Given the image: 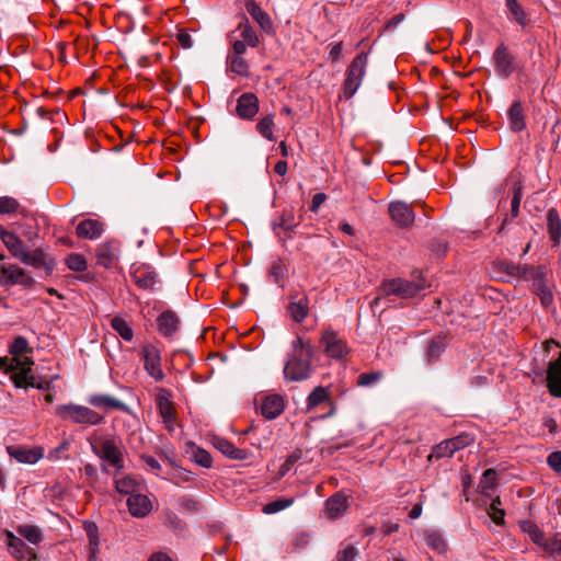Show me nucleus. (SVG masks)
<instances>
[{
    "mask_svg": "<svg viewBox=\"0 0 561 561\" xmlns=\"http://www.w3.org/2000/svg\"><path fill=\"white\" fill-rule=\"evenodd\" d=\"M316 348L309 340L298 336L291 343V352L288 354L284 366V376L289 381H302L312 374L311 359Z\"/></svg>",
    "mask_w": 561,
    "mask_h": 561,
    "instance_id": "f257e3e1",
    "label": "nucleus"
},
{
    "mask_svg": "<svg viewBox=\"0 0 561 561\" xmlns=\"http://www.w3.org/2000/svg\"><path fill=\"white\" fill-rule=\"evenodd\" d=\"M94 454L113 467L116 472L124 468V449L119 439L101 436L93 440Z\"/></svg>",
    "mask_w": 561,
    "mask_h": 561,
    "instance_id": "f03ea898",
    "label": "nucleus"
},
{
    "mask_svg": "<svg viewBox=\"0 0 561 561\" xmlns=\"http://www.w3.org/2000/svg\"><path fill=\"white\" fill-rule=\"evenodd\" d=\"M56 414L64 421L82 426L99 425L103 422V416L94 410L75 403L57 405Z\"/></svg>",
    "mask_w": 561,
    "mask_h": 561,
    "instance_id": "7ed1b4c3",
    "label": "nucleus"
},
{
    "mask_svg": "<svg viewBox=\"0 0 561 561\" xmlns=\"http://www.w3.org/2000/svg\"><path fill=\"white\" fill-rule=\"evenodd\" d=\"M426 287L424 280L410 282L401 278L383 280L379 288V295L374 299L373 305H377L383 296H397L400 298H411L416 296Z\"/></svg>",
    "mask_w": 561,
    "mask_h": 561,
    "instance_id": "20e7f679",
    "label": "nucleus"
},
{
    "mask_svg": "<svg viewBox=\"0 0 561 561\" xmlns=\"http://www.w3.org/2000/svg\"><path fill=\"white\" fill-rule=\"evenodd\" d=\"M368 64V55L359 53L352 60L345 72V80L342 85V93L344 98L351 99L359 89L363 78L366 75Z\"/></svg>",
    "mask_w": 561,
    "mask_h": 561,
    "instance_id": "39448f33",
    "label": "nucleus"
},
{
    "mask_svg": "<svg viewBox=\"0 0 561 561\" xmlns=\"http://www.w3.org/2000/svg\"><path fill=\"white\" fill-rule=\"evenodd\" d=\"M323 353L331 359L345 360L351 352L346 341L332 329H325L320 337Z\"/></svg>",
    "mask_w": 561,
    "mask_h": 561,
    "instance_id": "423d86ee",
    "label": "nucleus"
},
{
    "mask_svg": "<svg viewBox=\"0 0 561 561\" xmlns=\"http://www.w3.org/2000/svg\"><path fill=\"white\" fill-rule=\"evenodd\" d=\"M131 278L135 284L144 290L154 291L161 284L160 277L154 267L147 263L134 264Z\"/></svg>",
    "mask_w": 561,
    "mask_h": 561,
    "instance_id": "0eeeda50",
    "label": "nucleus"
},
{
    "mask_svg": "<svg viewBox=\"0 0 561 561\" xmlns=\"http://www.w3.org/2000/svg\"><path fill=\"white\" fill-rule=\"evenodd\" d=\"M21 367L20 373L12 374L11 379L16 388H36L39 390H48L49 381H36L35 376L32 374V366L34 365L33 359L23 360L16 364Z\"/></svg>",
    "mask_w": 561,
    "mask_h": 561,
    "instance_id": "6e6552de",
    "label": "nucleus"
},
{
    "mask_svg": "<svg viewBox=\"0 0 561 561\" xmlns=\"http://www.w3.org/2000/svg\"><path fill=\"white\" fill-rule=\"evenodd\" d=\"M139 354L148 375L157 381L162 380L164 374L161 369V355L158 347L151 343H147L141 347Z\"/></svg>",
    "mask_w": 561,
    "mask_h": 561,
    "instance_id": "1a4fd4ad",
    "label": "nucleus"
},
{
    "mask_svg": "<svg viewBox=\"0 0 561 561\" xmlns=\"http://www.w3.org/2000/svg\"><path fill=\"white\" fill-rule=\"evenodd\" d=\"M422 206L423 203L421 201H415L413 204L409 205L401 201H394L389 204V215L391 219L401 228L411 227L415 219V214L413 211V206Z\"/></svg>",
    "mask_w": 561,
    "mask_h": 561,
    "instance_id": "9d476101",
    "label": "nucleus"
},
{
    "mask_svg": "<svg viewBox=\"0 0 561 561\" xmlns=\"http://www.w3.org/2000/svg\"><path fill=\"white\" fill-rule=\"evenodd\" d=\"M514 56L504 44H500L493 53L495 72L501 78H508L515 70Z\"/></svg>",
    "mask_w": 561,
    "mask_h": 561,
    "instance_id": "9b49d317",
    "label": "nucleus"
},
{
    "mask_svg": "<svg viewBox=\"0 0 561 561\" xmlns=\"http://www.w3.org/2000/svg\"><path fill=\"white\" fill-rule=\"evenodd\" d=\"M237 115L242 119L251 121L259 112V99L254 93L245 92L237 101Z\"/></svg>",
    "mask_w": 561,
    "mask_h": 561,
    "instance_id": "f8f14e48",
    "label": "nucleus"
},
{
    "mask_svg": "<svg viewBox=\"0 0 561 561\" xmlns=\"http://www.w3.org/2000/svg\"><path fill=\"white\" fill-rule=\"evenodd\" d=\"M9 456L21 463L34 465L44 456L42 448H31L25 446H8Z\"/></svg>",
    "mask_w": 561,
    "mask_h": 561,
    "instance_id": "ddd939ff",
    "label": "nucleus"
},
{
    "mask_svg": "<svg viewBox=\"0 0 561 561\" xmlns=\"http://www.w3.org/2000/svg\"><path fill=\"white\" fill-rule=\"evenodd\" d=\"M285 409V399L280 394H267L262 399L260 411L267 420H274L279 416Z\"/></svg>",
    "mask_w": 561,
    "mask_h": 561,
    "instance_id": "4468645a",
    "label": "nucleus"
},
{
    "mask_svg": "<svg viewBox=\"0 0 561 561\" xmlns=\"http://www.w3.org/2000/svg\"><path fill=\"white\" fill-rule=\"evenodd\" d=\"M119 245L116 241L101 243L96 249V263L105 268H111L118 260Z\"/></svg>",
    "mask_w": 561,
    "mask_h": 561,
    "instance_id": "2eb2a0df",
    "label": "nucleus"
},
{
    "mask_svg": "<svg viewBox=\"0 0 561 561\" xmlns=\"http://www.w3.org/2000/svg\"><path fill=\"white\" fill-rule=\"evenodd\" d=\"M22 263L35 268H44L48 273H51L55 267V260L39 248L33 251L28 250L25 253Z\"/></svg>",
    "mask_w": 561,
    "mask_h": 561,
    "instance_id": "dca6fc26",
    "label": "nucleus"
},
{
    "mask_svg": "<svg viewBox=\"0 0 561 561\" xmlns=\"http://www.w3.org/2000/svg\"><path fill=\"white\" fill-rule=\"evenodd\" d=\"M127 506L131 516L136 518L146 517L152 511V502L147 495L140 493V491L128 496Z\"/></svg>",
    "mask_w": 561,
    "mask_h": 561,
    "instance_id": "f3484780",
    "label": "nucleus"
},
{
    "mask_svg": "<svg viewBox=\"0 0 561 561\" xmlns=\"http://www.w3.org/2000/svg\"><path fill=\"white\" fill-rule=\"evenodd\" d=\"M348 507L347 496L342 492H336L324 503L327 516L331 519L340 517Z\"/></svg>",
    "mask_w": 561,
    "mask_h": 561,
    "instance_id": "a211bd4d",
    "label": "nucleus"
},
{
    "mask_svg": "<svg viewBox=\"0 0 561 561\" xmlns=\"http://www.w3.org/2000/svg\"><path fill=\"white\" fill-rule=\"evenodd\" d=\"M290 318L297 322H302L309 312V300L306 295L291 296V301L287 307Z\"/></svg>",
    "mask_w": 561,
    "mask_h": 561,
    "instance_id": "6ab92c4d",
    "label": "nucleus"
},
{
    "mask_svg": "<svg viewBox=\"0 0 561 561\" xmlns=\"http://www.w3.org/2000/svg\"><path fill=\"white\" fill-rule=\"evenodd\" d=\"M501 270L504 271L510 276H517L524 279H537L542 273L539 268L533 266H524L520 267L513 262H502L500 264Z\"/></svg>",
    "mask_w": 561,
    "mask_h": 561,
    "instance_id": "aec40b11",
    "label": "nucleus"
},
{
    "mask_svg": "<svg viewBox=\"0 0 561 561\" xmlns=\"http://www.w3.org/2000/svg\"><path fill=\"white\" fill-rule=\"evenodd\" d=\"M547 231L552 247H558L561 242V218L556 208H550L546 215Z\"/></svg>",
    "mask_w": 561,
    "mask_h": 561,
    "instance_id": "412c9836",
    "label": "nucleus"
},
{
    "mask_svg": "<svg viewBox=\"0 0 561 561\" xmlns=\"http://www.w3.org/2000/svg\"><path fill=\"white\" fill-rule=\"evenodd\" d=\"M298 224L299 221L296 220L293 209H284L280 216L273 220L272 227L274 232L280 237L279 230H283L285 233H290Z\"/></svg>",
    "mask_w": 561,
    "mask_h": 561,
    "instance_id": "4be33fe9",
    "label": "nucleus"
},
{
    "mask_svg": "<svg viewBox=\"0 0 561 561\" xmlns=\"http://www.w3.org/2000/svg\"><path fill=\"white\" fill-rule=\"evenodd\" d=\"M157 322L159 332L164 336H171L179 330L180 320L171 310L162 312Z\"/></svg>",
    "mask_w": 561,
    "mask_h": 561,
    "instance_id": "5701e85b",
    "label": "nucleus"
},
{
    "mask_svg": "<svg viewBox=\"0 0 561 561\" xmlns=\"http://www.w3.org/2000/svg\"><path fill=\"white\" fill-rule=\"evenodd\" d=\"M2 242L12 254V256L22 262L25 253L28 251L26 244L16 234L9 231L2 234Z\"/></svg>",
    "mask_w": 561,
    "mask_h": 561,
    "instance_id": "b1692460",
    "label": "nucleus"
},
{
    "mask_svg": "<svg viewBox=\"0 0 561 561\" xmlns=\"http://www.w3.org/2000/svg\"><path fill=\"white\" fill-rule=\"evenodd\" d=\"M103 233V225L95 219H84L77 226V234L83 239H98Z\"/></svg>",
    "mask_w": 561,
    "mask_h": 561,
    "instance_id": "393cba45",
    "label": "nucleus"
},
{
    "mask_svg": "<svg viewBox=\"0 0 561 561\" xmlns=\"http://www.w3.org/2000/svg\"><path fill=\"white\" fill-rule=\"evenodd\" d=\"M1 272L5 276V285L8 286L15 284L26 285L31 283V278L26 272L16 265H2Z\"/></svg>",
    "mask_w": 561,
    "mask_h": 561,
    "instance_id": "a878e982",
    "label": "nucleus"
},
{
    "mask_svg": "<svg viewBox=\"0 0 561 561\" xmlns=\"http://www.w3.org/2000/svg\"><path fill=\"white\" fill-rule=\"evenodd\" d=\"M522 187L520 186H514L513 188V197L510 203V216L507 213L504 214V217L502 219V222L499 227V233H502L505 231L508 224L512 221V219L516 218L519 214V207H520V201H522Z\"/></svg>",
    "mask_w": 561,
    "mask_h": 561,
    "instance_id": "bb28decb",
    "label": "nucleus"
},
{
    "mask_svg": "<svg viewBox=\"0 0 561 561\" xmlns=\"http://www.w3.org/2000/svg\"><path fill=\"white\" fill-rule=\"evenodd\" d=\"M507 116L510 128L513 131L519 133L526 128L524 107L519 101L513 102L507 112Z\"/></svg>",
    "mask_w": 561,
    "mask_h": 561,
    "instance_id": "cd10ccee",
    "label": "nucleus"
},
{
    "mask_svg": "<svg viewBox=\"0 0 561 561\" xmlns=\"http://www.w3.org/2000/svg\"><path fill=\"white\" fill-rule=\"evenodd\" d=\"M247 11L264 32H272L273 23L271 21V18L253 0L247 3Z\"/></svg>",
    "mask_w": 561,
    "mask_h": 561,
    "instance_id": "c85d7f7f",
    "label": "nucleus"
},
{
    "mask_svg": "<svg viewBox=\"0 0 561 561\" xmlns=\"http://www.w3.org/2000/svg\"><path fill=\"white\" fill-rule=\"evenodd\" d=\"M88 402L95 408H104L106 410H126V404L121 400L108 394H93Z\"/></svg>",
    "mask_w": 561,
    "mask_h": 561,
    "instance_id": "c756f323",
    "label": "nucleus"
},
{
    "mask_svg": "<svg viewBox=\"0 0 561 561\" xmlns=\"http://www.w3.org/2000/svg\"><path fill=\"white\" fill-rule=\"evenodd\" d=\"M214 445L222 455L230 459L245 460L248 458V451L245 449L237 448L228 439L216 438Z\"/></svg>",
    "mask_w": 561,
    "mask_h": 561,
    "instance_id": "7c9ffc66",
    "label": "nucleus"
},
{
    "mask_svg": "<svg viewBox=\"0 0 561 561\" xmlns=\"http://www.w3.org/2000/svg\"><path fill=\"white\" fill-rule=\"evenodd\" d=\"M446 344L442 336L433 337L426 346L425 360L427 364H434L445 352Z\"/></svg>",
    "mask_w": 561,
    "mask_h": 561,
    "instance_id": "2f4dec72",
    "label": "nucleus"
},
{
    "mask_svg": "<svg viewBox=\"0 0 561 561\" xmlns=\"http://www.w3.org/2000/svg\"><path fill=\"white\" fill-rule=\"evenodd\" d=\"M115 489L121 494L131 495L141 490V483L131 476L115 479Z\"/></svg>",
    "mask_w": 561,
    "mask_h": 561,
    "instance_id": "473e14b6",
    "label": "nucleus"
},
{
    "mask_svg": "<svg viewBox=\"0 0 561 561\" xmlns=\"http://www.w3.org/2000/svg\"><path fill=\"white\" fill-rule=\"evenodd\" d=\"M497 485V473L494 469H486L479 482L480 493L484 496L491 497L492 491Z\"/></svg>",
    "mask_w": 561,
    "mask_h": 561,
    "instance_id": "72a5a7b5",
    "label": "nucleus"
},
{
    "mask_svg": "<svg viewBox=\"0 0 561 561\" xmlns=\"http://www.w3.org/2000/svg\"><path fill=\"white\" fill-rule=\"evenodd\" d=\"M157 407L159 410V414L163 421L171 422L172 417L176 415L173 403L170 400L169 393L167 391H163L162 393L159 394Z\"/></svg>",
    "mask_w": 561,
    "mask_h": 561,
    "instance_id": "f704fd0d",
    "label": "nucleus"
},
{
    "mask_svg": "<svg viewBox=\"0 0 561 561\" xmlns=\"http://www.w3.org/2000/svg\"><path fill=\"white\" fill-rule=\"evenodd\" d=\"M507 10L510 12V19L514 20L520 26H526L529 24L530 20L528 14L523 9V7L517 2V0H505Z\"/></svg>",
    "mask_w": 561,
    "mask_h": 561,
    "instance_id": "c9c22d12",
    "label": "nucleus"
},
{
    "mask_svg": "<svg viewBox=\"0 0 561 561\" xmlns=\"http://www.w3.org/2000/svg\"><path fill=\"white\" fill-rule=\"evenodd\" d=\"M239 33V37L244 41V43L251 47H255L259 45V37L253 30V27L250 25L248 20H244L239 23L237 30L233 32Z\"/></svg>",
    "mask_w": 561,
    "mask_h": 561,
    "instance_id": "e433bc0d",
    "label": "nucleus"
},
{
    "mask_svg": "<svg viewBox=\"0 0 561 561\" xmlns=\"http://www.w3.org/2000/svg\"><path fill=\"white\" fill-rule=\"evenodd\" d=\"M324 402H331L328 389L321 386L316 387L307 398V411L310 412Z\"/></svg>",
    "mask_w": 561,
    "mask_h": 561,
    "instance_id": "4c0bfd02",
    "label": "nucleus"
},
{
    "mask_svg": "<svg viewBox=\"0 0 561 561\" xmlns=\"http://www.w3.org/2000/svg\"><path fill=\"white\" fill-rule=\"evenodd\" d=\"M425 543L438 553L446 551L447 545L443 535L437 530L424 531Z\"/></svg>",
    "mask_w": 561,
    "mask_h": 561,
    "instance_id": "58836bf2",
    "label": "nucleus"
},
{
    "mask_svg": "<svg viewBox=\"0 0 561 561\" xmlns=\"http://www.w3.org/2000/svg\"><path fill=\"white\" fill-rule=\"evenodd\" d=\"M171 483L176 486H182L184 484H190L195 480V474L192 471H188L183 468H179L173 470L168 478Z\"/></svg>",
    "mask_w": 561,
    "mask_h": 561,
    "instance_id": "ea45409f",
    "label": "nucleus"
},
{
    "mask_svg": "<svg viewBox=\"0 0 561 561\" xmlns=\"http://www.w3.org/2000/svg\"><path fill=\"white\" fill-rule=\"evenodd\" d=\"M9 352L12 355V358H26V354L31 353L32 350L24 336H16L11 343Z\"/></svg>",
    "mask_w": 561,
    "mask_h": 561,
    "instance_id": "a19ab883",
    "label": "nucleus"
},
{
    "mask_svg": "<svg viewBox=\"0 0 561 561\" xmlns=\"http://www.w3.org/2000/svg\"><path fill=\"white\" fill-rule=\"evenodd\" d=\"M273 128H274V115L268 114L264 117H262L259 123L256 124V130L257 133L266 138L270 141L275 140V137L273 135Z\"/></svg>",
    "mask_w": 561,
    "mask_h": 561,
    "instance_id": "79ce46f5",
    "label": "nucleus"
},
{
    "mask_svg": "<svg viewBox=\"0 0 561 561\" xmlns=\"http://www.w3.org/2000/svg\"><path fill=\"white\" fill-rule=\"evenodd\" d=\"M112 328L118 333V335L125 341H131L134 337L133 329L129 324L121 317H114L111 321Z\"/></svg>",
    "mask_w": 561,
    "mask_h": 561,
    "instance_id": "37998d69",
    "label": "nucleus"
},
{
    "mask_svg": "<svg viewBox=\"0 0 561 561\" xmlns=\"http://www.w3.org/2000/svg\"><path fill=\"white\" fill-rule=\"evenodd\" d=\"M5 537L10 553L15 558H22L25 549V543L22 541V539L14 536V534L11 531H7Z\"/></svg>",
    "mask_w": 561,
    "mask_h": 561,
    "instance_id": "c03bdc74",
    "label": "nucleus"
},
{
    "mask_svg": "<svg viewBox=\"0 0 561 561\" xmlns=\"http://www.w3.org/2000/svg\"><path fill=\"white\" fill-rule=\"evenodd\" d=\"M84 529L87 531L88 538H89V548L91 552L90 560L92 561L93 556L99 550V536H98V527L92 522L84 523Z\"/></svg>",
    "mask_w": 561,
    "mask_h": 561,
    "instance_id": "a18cd8bd",
    "label": "nucleus"
},
{
    "mask_svg": "<svg viewBox=\"0 0 561 561\" xmlns=\"http://www.w3.org/2000/svg\"><path fill=\"white\" fill-rule=\"evenodd\" d=\"M520 528L523 529V531L527 533L530 537V539L537 543V545H542L543 541H545V535L539 529V527L534 524L533 522L530 520H523L520 523Z\"/></svg>",
    "mask_w": 561,
    "mask_h": 561,
    "instance_id": "49530a36",
    "label": "nucleus"
},
{
    "mask_svg": "<svg viewBox=\"0 0 561 561\" xmlns=\"http://www.w3.org/2000/svg\"><path fill=\"white\" fill-rule=\"evenodd\" d=\"M501 505V499L500 496H496L495 499L492 500L490 506L486 510L489 516L496 525L504 524L505 512L503 508L500 507Z\"/></svg>",
    "mask_w": 561,
    "mask_h": 561,
    "instance_id": "de8ad7c7",
    "label": "nucleus"
},
{
    "mask_svg": "<svg viewBox=\"0 0 561 561\" xmlns=\"http://www.w3.org/2000/svg\"><path fill=\"white\" fill-rule=\"evenodd\" d=\"M18 533L28 542L36 545L42 540V533L38 527L32 525H23L18 528Z\"/></svg>",
    "mask_w": 561,
    "mask_h": 561,
    "instance_id": "09e8293b",
    "label": "nucleus"
},
{
    "mask_svg": "<svg viewBox=\"0 0 561 561\" xmlns=\"http://www.w3.org/2000/svg\"><path fill=\"white\" fill-rule=\"evenodd\" d=\"M293 503H294V499L280 497V499H277L275 501H272V502L265 504L263 506L262 511L264 514L271 515V514L278 513V512L291 506Z\"/></svg>",
    "mask_w": 561,
    "mask_h": 561,
    "instance_id": "8fccbe9b",
    "label": "nucleus"
},
{
    "mask_svg": "<svg viewBox=\"0 0 561 561\" xmlns=\"http://www.w3.org/2000/svg\"><path fill=\"white\" fill-rule=\"evenodd\" d=\"M66 265L73 272H83L88 267L87 260L79 253H70L66 257Z\"/></svg>",
    "mask_w": 561,
    "mask_h": 561,
    "instance_id": "3c124183",
    "label": "nucleus"
},
{
    "mask_svg": "<svg viewBox=\"0 0 561 561\" xmlns=\"http://www.w3.org/2000/svg\"><path fill=\"white\" fill-rule=\"evenodd\" d=\"M21 211L20 203L11 197V196H1L0 197V214L1 215H10L14 213Z\"/></svg>",
    "mask_w": 561,
    "mask_h": 561,
    "instance_id": "603ef678",
    "label": "nucleus"
},
{
    "mask_svg": "<svg viewBox=\"0 0 561 561\" xmlns=\"http://www.w3.org/2000/svg\"><path fill=\"white\" fill-rule=\"evenodd\" d=\"M286 273L287 270L282 260L277 259L272 263L270 268V278L274 283L279 284V282L285 278Z\"/></svg>",
    "mask_w": 561,
    "mask_h": 561,
    "instance_id": "864d4df0",
    "label": "nucleus"
},
{
    "mask_svg": "<svg viewBox=\"0 0 561 561\" xmlns=\"http://www.w3.org/2000/svg\"><path fill=\"white\" fill-rule=\"evenodd\" d=\"M31 357L26 358H8V357H0V369L4 370L5 373H20L21 367H19L16 364L22 363L23 360H30Z\"/></svg>",
    "mask_w": 561,
    "mask_h": 561,
    "instance_id": "5fc2aeb1",
    "label": "nucleus"
},
{
    "mask_svg": "<svg viewBox=\"0 0 561 561\" xmlns=\"http://www.w3.org/2000/svg\"><path fill=\"white\" fill-rule=\"evenodd\" d=\"M164 524L175 531H182L185 529V523L174 512L167 511L164 515Z\"/></svg>",
    "mask_w": 561,
    "mask_h": 561,
    "instance_id": "6e6d98bb",
    "label": "nucleus"
},
{
    "mask_svg": "<svg viewBox=\"0 0 561 561\" xmlns=\"http://www.w3.org/2000/svg\"><path fill=\"white\" fill-rule=\"evenodd\" d=\"M382 377L380 371L363 373L357 377V385L362 387H369L377 383Z\"/></svg>",
    "mask_w": 561,
    "mask_h": 561,
    "instance_id": "4d7b16f0",
    "label": "nucleus"
},
{
    "mask_svg": "<svg viewBox=\"0 0 561 561\" xmlns=\"http://www.w3.org/2000/svg\"><path fill=\"white\" fill-rule=\"evenodd\" d=\"M454 446L455 443H451L449 442V439H446L434 448L433 455L436 456L437 458L451 457L455 454Z\"/></svg>",
    "mask_w": 561,
    "mask_h": 561,
    "instance_id": "13d9d810",
    "label": "nucleus"
},
{
    "mask_svg": "<svg viewBox=\"0 0 561 561\" xmlns=\"http://www.w3.org/2000/svg\"><path fill=\"white\" fill-rule=\"evenodd\" d=\"M357 556L358 550L352 545H346L339 550L336 561H355Z\"/></svg>",
    "mask_w": 561,
    "mask_h": 561,
    "instance_id": "bf43d9fd",
    "label": "nucleus"
},
{
    "mask_svg": "<svg viewBox=\"0 0 561 561\" xmlns=\"http://www.w3.org/2000/svg\"><path fill=\"white\" fill-rule=\"evenodd\" d=\"M193 458L197 465H199L204 468L211 467L213 458H211L210 454L205 449L197 448L196 450H194Z\"/></svg>",
    "mask_w": 561,
    "mask_h": 561,
    "instance_id": "052dcab7",
    "label": "nucleus"
},
{
    "mask_svg": "<svg viewBox=\"0 0 561 561\" xmlns=\"http://www.w3.org/2000/svg\"><path fill=\"white\" fill-rule=\"evenodd\" d=\"M231 71L247 76L248 75V62L241 56H233L230 59Z\"/></svg>",
    "mask_w": 561,
    "mask_h": 561,
    "instance_id": "680f3d73",
    "label": "nucleus"
},
{
    "mask_svg": "<svg viewBox=\"0 0 561 561\" xmlns=\"http://www.w3.org/2000/svg\"><path fill=\"white\" fill-rule=\"evenodd\" d=\"M179 508L185 512L194 513L198 511V502L191 496H182L178 502Z\"/></svg>",
    "mask_w": 561,
    "mask_h": 561,
    "instance_id": "e2e57ef3",
    "label": "nucleus"
},
{
    "mask_svg": "<svg viewBox=\"0 0 561 561\" xmlns=\"http://www.w3.org/2000/svg\"><path fill=\"white\" fill-rule=\"evenodd\" d=\"M542 546L556 558L561 556V536H556L549 541H543Z\"/></svg>",
    "mask_w": 561,
    "mask_h": 561,
    "instance_id": "0e129e2a",
    "label": "nucleus"
},
{
    "mask_svg": "<svg viewBox=\"0 0 561 561\" xmlns=\"http://www.w3.org/2000/svg\"><path fill=\"white\" fill-rule=\"evenodd\" d=\"M299 459L300 455L298 453H293L291 455H289L279 467V474L285 476L291 469L294 463L297 462Z\"/></svg>",
    "mask_w": 561,
    "mask_h": 561,
    "instance_id": "69168bd1",
    "label": "nucleus"
},
{
    "mask_svg": "<svg viewBox=\"0 0 561 561\" xmlns=\"http://www.w3.org/2000/svg\"><path fill=\"white\" fill-rule=\"evenodd\" d=\"M547 462L550 466V468H552L557 472H560L561 471V451L551 453L548 456Z\"/></svg>",
    "mask_w": 561,
    "mask_h": 561,
    "instance_id": "338daca9",
    "label": "nucleus"
},
{
    "mask_svg": "<svg viewBox=\"0 0 561 561\" xmlns=\"http://www.w3.org/2000/svg\"><path fill=\"white\" fill-rule=\"evenodd\" d=\"M178 42L179 44L185 48L188 49L193 46V39L192 36L184 30H180L178 33Z\"/></svg>",
    "mask_w": 561,
    "mask_h": 561,
    "instance_id": "774afa93",
    "label": "nucleus"
}]
</instances>
